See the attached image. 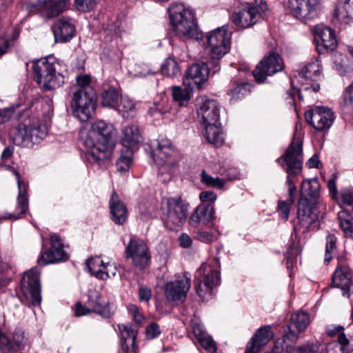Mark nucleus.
<instances>
[{
    "label": "nucleus",
    "mask_w": 353,
    "mask_h": 353,
    "mask_svg": "<svg viewBox=\"0 0 353 353\" xmlns=\"http://www.w3.org/2000/svg\"><path fill=\"white\" fill-rule=\"evenodd\" d=\"M114 127L102 120L92 123L82 141L87 149L85 157L91 164L102 166L112 155Z\"/></svg>",
    "instance_id": "obj_1"
},
{
    "label": "nucleus",
    "mask_w": 353,
    "mask_h": 353,
    "mask_svg": "<svg viewBox=\"0 0 353 353\" xmlns=\"http://www.w3.org/2000/svg\"><path fill=\"white\" fill-rule=\"evenodd\" d=\"M320 183L317 179H304L301 184L297 218L300 227L316 230L320 225Z\"/></svg>",
    "instance_id": "obj_2"
},
{
    "label": "nucleus",
    "mask_w": 353,
    "mask_h": 353,
    "mask_svg": "<svg viewBox=\"0 0 353 353\" xmlns=\"http://www.w3.org/2000/svg\"><path fill=\"white\" fill-rule=\"evenodd\" d=\"M61 67L59 61L53 57L37 60L33 63L34 79L46 90L59 88L65 83Z\"/></svg>",
    "instance_id": "obj_3"
},
{
    "label": "nucleus",
    "mask_w": 353,
    "mask_h": 353,
    "mask_svg": "<svg viewBox=\"0 0 353 353\" xmlns=\"http://www.w3.org/2000/svg\"><path fill=\"white\" fill-rule=\"evenodd\" d=\"M168 12L173 30L178 37L196 40L202 37L192 10L185 8L182 4H172L168 8Z\"/></svg>",
    "instance_id": "obj_4"
},
{
    "label": "nucleus",
    "mask_w": 353,
    "mask_h": 353,
    "mask_svg": "<svg viewBox=\"0 0 353 353\" xmlns=\"http://www.w3.org/2000/svg\"><path fill=\"white\" fill-rule=\"evenodd\" d=\"M231 32L225 26L218 28L206 36L205 50L209 55L208 63L212 67V73L220 70L219 61L230 49Z\"/></svg>",
    "instance_id": "obj_5"
},
{
    "label": "nucleus",
    "mask_w": 353,
    "mask_h": 353,
    "mask_svg": "<svg viewBox=\"0 0 353 353\" xmlns=\"http://www.w3.org/2000/svg\"><path fill=\"white\" fill-rule=\"evenodd\" d=\"M69 94L71 99L70 106L73 115L81 122L91 119L94 114L97 102V94L94 88H70Z\"/></svg>",
    "instance_id": "obj_6"
},
{
    "label": "nucleus",
    "mask_w": 353,
    "mask_h": 353,
    "mask_svg": "<svg viewBox=\"0 0 353 353\" xmlns=\"http://www.w3.org/2000/svg\"><path fill=\"white\" fill-rule=\"evenodd\" d=\"M283 159L284 164L282 167L285 170L287 183H296V176L302 170L303 165V143L301 139L294 137L285 153L278 158L276 161Z\"/></svg>",
    "instance_id": "obj_7"
},
{
    "label": "nucleus",
    "mask_w": 353,
    "mask_h": 353,
    "mask_svg": "<svg viewBox=\"0 0 353 353\" xmlns=\"http://www.w3.org/2000/svg\"><path fill=\"white\" fill-rule=\"evenodd\" d=\"M188 206L181 197L168 198L162 216L165 226L170 230H179L187 220Z\"/></svg>",
    "instance_id": "obj_8"
},
{
    "label": "nucleus",
    "mask_w": 353,
    "mask_h": 353,
    "mask_svg": "<svg viewBox=\"0 0 353 353\" xmlns=\"http://www.w3.org/2000/svg\"><path fill=\"white\" fill-rule=\"evenodd\" d=\"M152 155L154 162L159 167V173H168L169 179L177 168L176 161L172 158L174 152L173 145L170 140L161 138L154 143Z\"/></svg>",
    "instance_id": "obj_9"
},
{
    "label": "nucleus",
    "mask_w": 353,
    "mask_h": 353,
    "mask_svg": "<svg viewBox=\"0 0 353 353\" xmlns=\"http://www.w3.org/2000/svg\"><path fill=\"white\" fill-rule=\"evenodd\" d=\"M40 273V270L34 267L25 272L21 280L23 297L28 304L33 306L40 305L41 301Z\"/></svg>",
    "instance_id": "obj_10"
},
{
    "label": "nucleus",
    "mask_w": 353,
    "mask_h": 353,
    "mask_svg": "<svg viewBox=\"0 0 353 353\" xmlns=\"http://www.w3.org/2000/svg\"><path fill=\"white\" fill-rule=\"evenodd\" d=\"M321 4V0H288L287 10L293 17L305 23L319 15Z\"/></svg>",
    "instance_id": "obj_11"
},
{
    "label": "nucleus",
    "mask_w": 353,
    "mask_h": 353,
    "mask_svg": "<svg viewBox=\"0 0 353 353\" xmlns=\"http://www.w3.org/2000/svg\"><path fill=\"white\" fill-rule=\"evenodd\" d=\"M219 272L217 270L209 265L203 264L195 276L194 288L196 294L201 298L211 294L213 287L219 284Z\"/></svg>",
    "instance_id": "obj_12"
},
{
    "label": "nucleus",
    "mask_w": 353,
    "mask_h": 353,
    "mask_svg": "<svg viewBox=\"0 0 353 353\" xmlns=\"http://www.w3.org/2000/svg\"><path fill=\"white\" fill-rule=\"evenodd\" d=\"M284 68V63L279 54L270 51L257 64L253 70V76L258 83H263L268 76H271L281 71Z\"/></svg>",
    "instance_id": "obj_13"
},
{
    "label": "nucleus",
    "mask_w": 353,
    "mask_h": 353,
    "mask_svg": "<svg viewBox=\"0 0 353 353\" xmlns=\"http://www.w3.org/2000/svg\"><path fill=\"white\" fill-rule=\"evenodd\" d=\"M50 248L41 254L37 263L41 265L64 262L69 259L68 254L63 250V239L57 234L50 236Z\"/></svg>",
    "instance_id": "obj_14"
},
{
    "label": "nucleus",
    "mask_w": 353,
    "mask_h": 353,
    "mask_svg": "<svg viewBox=\"0 0 353 353\" xmlns=\"http://www.w3.org/2000/svg\"><path fill=\"white\" fill-rule=\"evenodd\" d=\"M321 75V65L319 61L315 60L308 63L298 71L296 77L302 84V90L317 92L320 90L319 83L316 81Z\"/></svg>",
    "instance_id": "obj_15"
},
{
    "label": "nucleus",
    "mask_w": 353,
    "mask_h": 353,
    "mask_svg": "<svg viewBox=\"0 0 353 353\" xmlns=\"http://www.w3.org/2000/svg\"><path fill=\"white\" fill-rule=\"evenodd\" d=\"M305 118L310 125L316 130L323 131L328 130L335 119L334 112L327 108L316 106L305 112Z\"/></svg>",
    "instance_id": "obj_16"
},
{
    "label": "nucleus",
    "mask_w": 353,
    "mask_h": 353,
    "mask_svg": "<svg viewBox=\"0 0 353 353\" xmlns=\"http://www.w3.org/2000/svg\"><path fill=\"white\" fill-rule=\"evenodd\" d=\"M126 257L132 260L134 265L144 270L150 263V254L147 245L141 239H130L125 250Z\"/></svg>",
    "instance_id": "obj_17"
},
{
    "label": "nucleus",
    "mask_w": 353,
    "mask_h": 353,
    "mask_svg": "<svg viewBox=\"0 0 353 353\" xmlns=\"http://www.w3.org/2000/svg\"><path fill=\"white\" fill-rule=\"evenodd\" d=\"M196 106L198 117L203 125L219 124V104L216 100L200 97Z\"/></svg>",
    "instance_id": "obj_18"
},
{
    "label": "nucleus",
    "mask_w": 353,
    "mask_h": 353,
    "mask_svg": "<svg viewBox=\"0 0 353 353\" xmlns=\"http://www.w3.org/2000/svg\"><path fill=\"white\" fill-rule=\"evenodd\" d=\"M191 286V279L185 272L181 278L165 285V296L168 301L185 300Z\"/></svg>",
    "instance_id": "obj_19"
},
{
    "label": "nucleus",
    "mask_w": 353,
    "mask_h": 353,
    "mask_svg": "<svg viewBox=\"0 0 353 353\" xmlns=\"http://www.w3.org/2000/svg\"><path fill=\"white\" fill-rule=\"evenodd\" d=\"M26 341L24 332L20 328H16L8 334L0 331V352L15 353L24 348Z\"/></svg>",
    "instance_id": "obj_20"
},
{
    "label": "nucleus",
    "mask_w": 353,
    "mask_h": 353,
    "mask_svg": "<svg viewBox=\"0 0 353 353\" xmlns=\"http://www.w3.org/2000/svg\"><path fill=\"white\" fill-rule=\"evenodd\" d=\"M310 323L308 312L300 310L292 314L287 324L288 332H285V337L289 341L295 343L299 337V334L304 332Z\"/></svg>",
    "instance_id": "obj_21"
},
{
    "label": "nucleus",
    "mask_w": 353,
    "mask_h": 353,
    "mask_svg": "<svg viewBox=\"0 0 353 353\" xmlns=\"http://www.w3.org/2000/svg\"><path fill=\"white\" fill-rule=\"evenodd\" d=\"M210 74L209 66L206 63L199 62L190 65L183 80L185 85L201 89L202 84L207 81Z\"/></svg>",
    "instance_id": "obj_22"
},
{
    "label": "nucleus",
    "mask_w": 353,
    "mask_h": 353,
    "mask_svg": "<svg viewBox=\"0 0 353 353\" xmlns=\"http://www.w3.org/2000/svg\"><path fill=\"white\" fill-rule=\"evenodd\" d=\"M261 19V13L257 6L246 3L238 12L231 16L232 22L237 26L246 28L257 23Z\"/></svg>",
    "instance_id": "obj_23"
},
{
    "label": "nucleus",
    "mask_w": 353,
    "mask_h": 353,
    "mask_svg": "<svg viewBox=\"0 0 353 353\" xmlns=\"http://www.w3.org/2000/svg\"><path fill=\"white\" fill-rule=\"evenodd\" d=\"M17 180L19 194L17 196V205L16 211L19 212L8 213L3 216V219L6 220L15 221L23 217L28 209V185L24 181L21 179L19 172L14 170L13 171Z\"/></svg>",
    "instance_id": "obj_24"
},
{
    "label": "nucleus",
    "mask_w": 353,
    "mask_h": 353,
    "mask_svg": "<svg viewBox=\"0 0 353 353\" xmlns=\"http://www.w3.org/2000/svg\"><path fill=\"white\" fill-rule=\"evenodd\" d=\"M314 39L316 41V49L319 53L333 51L337 46L335 32L329 27H316Z\"/></svg>",
    "instance_id": "obj_25"
},
{
    "label": "nucleus",
    "mask_w": 353,
    "mask_h": 353,
    "mask_svg": "<svg viewBox=\"0 0 353 353\" xmlns=\"http://www.w3.org/2000/svg\"><path fill=\"white\" fill-rule=\"evenodd\" d=\"M215 219V209L212 203H202L199 205L190 215L189 225L197 228L200 226H206L211 224Z\"/></svg>",
    "instance_id": "obj_26"
},
{
    "label": "nucleus",
    "mask_w": 353,
    "mask_h": 353,
    "mask_svg": "<svg viewBox=\"0 0 353 353\" xmlns=\"http://www.w3.org/2000/svg\"><path fill=\"white\" fill-rule=\"evenodd\" d=\"M69 3V0H38L37 2H29L28 8H40L43 9L49 18L55 17L61 14Z\"/></svg>",
    "instance_id": "obj_27"
},
{
    "label": "nucleus",
    "mask_w": 353,
    "mask_h": 353,
    "mask_svg": "<svg viewBox=\"0 0 353 353\" xmlns=\"http://www.w3.org/2000/svg\"><path fill=\"white\" fill-rule=\"evenodd\" d=\"M52 29L56 42H67L74 36L75 28L70 18L60 19Z\"/></svg>",
    "instance_id": "obj_28"
},
{
    "label": "nucleus",
    "mask_w": 353,
    "mask_h": 353,
    "mask_svg": "<svg viewBox=\"0 0 353 353\" xmlns=\"http://www.w3.org/2000/svg\"><path fill=\"white\" fill-rule=\"evenodd\" d=\"M332 287L340 288L343 296L349 298L351 295V273L347 268L338 267L332 276Z\"/></svg>",
    "instance_id": "obj_29"
},
{
    "label": "nucleus",
    "mask_w": 353,
    "mask_h": 353,
    "mask_svg": "<svg viewBox=\"0 0 353 353\" xmlns=\"http://www.w3.org/2000/svg\"><path fill=\"white\" fill-rule=\"evenodd\" d=\"M272 337L271 327L265 325L259 328L248 343L245 353H259Z\"/></svg>",
    "instance_id": "obj_30"
},
{
    "label": "nucleus",
    "mask_w": 353,
    "mask_h": 353,
    "mask_svg": "<svg viewBox=\"0 0 353 353\" xmlns=\"http://www.w3.org/2000/svg\"><path fill=\"white\" fill-rule=\"evenodd\" d=\"M111 219L117 225L123 224L128 218V210L125 205L120 200L118 194L113 192L110 199Z\"/></svg>",
    "instance_id": "obj_31"
},
{
    "label": "nucleus",
    "mask_w": 353,
    "mask_h": 353,
    "mask_svg": "<svg viewBox=\"0 0 353 353\" xmlns=\"http://www.w3.org/2000/svg\"><path fill=\"white\" fill-rule=\"evenodd\" d=\"M142 137L137 125H129L123 130V137L121 142L124 149L133 151L137 148L138 144L141 141Z\"/></svg>",
    "instance_id": "obj_32"
},
{
    "label": "nucleus",
    "mask_w": 353,
    "mask_h": 353,
    "mask_svg": "<svg viewBox=\"0 0 353 353\" xmlns=\"http://www.w3.org/2000/svg\"><path fill=\"white\" fill-rule=\"evenodd\" d=\"M289 199L288 201H279L277 210L279 212L280 217L286 221L290 216L291 208L294 203L296 194V186L294 183H288Z\"/></svg>",
    "instance_id": "obj_33"
},
{
    "label": "nucleus",
    "mask_w": 353,
    "mask_h": 353,
    "mask_svg": "<svg viewBox=\"0 0 353 353\" xmlns=\"http://www.w3.org/2000/svg\"><path fill=\"white\" fill-rule=\"evenodd\" d=\"M87 304L91 312L98 314L103 318H109L111 315L107 302L98 294L89 296Z\"/></svg>",
    "instance_id": "obj_34"
},
{
    "label": "nucleus",
    "mask_w": 353,
    "mask_h": 353,
    "mask_svg": "<svg viewBox=\"0 0 353 353\" xmlns=\"http://www.w3.org/2000/svg\"><path fill=\"white\" fill-rule=\"evenodd\" d=\"M251 92V85L248 83L232 80L230 83L228 94L230 100L236 101L242 99Z\"/></svg>",
    "instance_id": "obj_35"
},
{
    "label": "nucleus",
    "mask_w": 353,
    "mask_h": 353,
    "mask_svg": "<svg viewBox=\"0 0 353 353\" xmlns=\"http://www.w3.org/2000/svg\"><path fill=\"white\" fill-rule=\"evenodd\" d=\"M192 332L200 345L208 352L216 353L217 347L212 338L202 330L199 325H194Z\"/></svg>",
    "instance_id": "obj_36"
},
{
    "label": "nucleus",
    "mask_w": 353,
    "mask_h": 353,
    "mask_svg": "<svg viewBox=\"0 0 353 353\" xmlns=\"http://www.w3.org/2000/svg\"><path fill=\"white\" fill-rule=\"evenodd\" d=\"M220 123H212L203 125L205 128L204 135L208 142L216 147L221 146L224 142L223 133L220 129Z\"/></svg>",
    "instance_id": "obj_37"
},
{
    "label": "nucleus",
    "mask_w": 353,
    "mask_h": 353,
    "mask_svg": "<svg viewBox=\"0 0 353 353\" xmlns=\"http://www.w3.org/2000/svg\"><path fill=\"white\" fill-rule=\"evenodd\" d=\"M121 97L119 90L112 85L104 87L101 92V105L103 107L114 108Z\"/></svg>",
    "instance_id": "obj_38"
},
{
    "label": "nucleus",
    "mask_w": 353,
    "mask_h": 353,
    "mask_svg": "<svg viewBox=\"0 0 353 353\" xmlns=\"http://www.w3.org/2000/svg\"><path fill=\"white\" fill-rule=\"evenodd\" d=\"M335 16L340 21L348 23L353 17V1L352 0H340L335 8Z\"/></svg>",
    "instance_id": "obj_39"
},
{
    "label": "nucleus",
    "mask_w": 353,
    "mask_h": 353,
    "mask_svg": "<svg viewBox=\"0 0 353 353\" xmlns=\"http://www.w3.org/2000/svg\"><path fill=\"white\" fill-rule=\"evenodd\" d=\"M340 228L347 237L353 239V215L347 210H341L338 213Z\"/></svg>",
    "instance_id": "obj_40"
},
{
    "label": "nucleus",
    "mask_w": 353,
    "mask_h": 353,
    "mask_svg": "<svg viewBox=\"0 0 353 353\" xmlns=\"http://www.w3.org/2000/svg\"><path fill=\"white\" fill-rule=\"evenodd\" d=\"M28 143L37 144L40 143L47 135V128L44 125L37 126L27 125Z\"/></svg>",
    "instance_id": "obj_41"
},
{
    "label": "nucleus",
    "mask_w": 353,
    "mask_h": 353,
    "mask_svg": "<svg viewBox=\"0 0 353 353\" xmlns=\"http://www.w3.org/2000/svg\"><path fill=\"white\" fill-rule=\"evenodd\" d=\"M10 134L15 145L28 146L26 124L19 123L11 130Z\"/></svg>",
    "instance_id": "obj_42"
},
{
    "label": "nucleus",
    "mask_w": 353,
    "mask_h": 353,
    "mask_svg": "<svg viewBox=\"0 0 353 353\" xmlns=\"http://www.w3.org/2000/svg\"><path fill=\"white\" fill-rule=\"evenodd\" d=\"M182 88L180 86H173L172 88V94L174 101L177 102L180 106L186 105L191 98V91L192 87Z\"/></svg>",
    "instance_id": "obj_43"
},
{
    "label": "nucleus",
    "mask_w": 353,
    "mask_h": 353,
    "mask_svg": "<svg viewBox=\"0 0 353 353\" xmlns=\"http://www.w3.org/2000/svg\"><path fill=\"white\" fill-rule=\"evenodd\" d=\"M133 151L129 149H123L121 151V154L118 158L116 166L120 172H126L132 165Z\"/></svg>",
    "instance_id": "obj_44"
},
{
    "label": "nucleus",
    "mask_w": 353,
    "mask_h": 353,
    "mask_svg": "<svg viewBox=\"0 0 353 353\" xmlns=\"http://www.w3.org/2000/svg\"><path fill=\"white\" fill-rule=\"evenodd\" d=\"M161 73L168 77H174L181 74V69L177 61L168 57L165 59L161 67Z\"/></svg>",
    "instance_id": "obj_45"
},
{
    "label": "nucleus",
    "mask_w": 353,
    "mask_h": 353,
    "mask_svg": "<svg viewBox=\"0 0 353 353\" xmlns=\"http://www.w3.org/2000/svg\"><path fill=\"white\" fill-rule=\"evenodd\" d=\"M114 109L117 110L124 117H131L135 112V105L128 97L121 96L119 101Z\"/></svg>",
    "instance_id": "obj_46"
},
{
    "label": "nucleus",
    "mask_w": 353,
    "mask_h": 353,
    "mask_svg": "<svg viewBox=\"0 0 353 353\" xmlns=\"http://www.w3.org/2000/svg\"><path fill=\"white\" fill-rule=\"evenodd\" d=\"M287 341L288 339L285 337V333L282 337L275 341L272 350L265 353H294L295 347L287 343Z\"/></svg>",
    "instance_id": "obj_47"
},
{
    "label": "nucleus",
    "mask_w": 353,
    "mask_h": 353,
    "mask_svg": "<svg viewBox=\"0 0 353 353\" xmlns=\"http://www.w3.org/2000/svg\"><path fill=\"white\" fill-rule=\"evenodd\" d=\"M201 182L207 187L222 189L225 185V181L219 177H212L205 170L201 173Z\"/></svg>",
    "instance_id": "obj_48"
},
{
    "label": "nucleus",
    "mask_w": 353,
    "mask_h": 353,
    "mask_svg": "<svg viewBox=\"0 0 353 353\" xmlns=\"http://www.w3.org/2000/svg\"><path fill=\"white\" fill-rule=\"evenodd\" d=\"M120 332L121 341H126L129 344H132L137 337V331L132 325H118Z\"/></svg>",
    "instance_id": "obj_49"
},
{
    "label": "nucleus",
    "mask_w": 353,
    "mask_h": 353,
    "mask_svg": "<svg viewBox=\"0 0 353 353\" xmlns=\"http://www.w3.org/2000/svg\"><path fill=\"white\" fill-rule=\"evenodd\" d=\"M106 263L100 256L90 257L86 261V265L90 272L98 279V273H101Z\"/></svg>",
    "instance_id": "obj_50"
},
{
    "label": "nucleus",
    "mask_w": 353,
    "mask_h": 353,
    "mask_svg": "<svg viewBox=\"0 0 353 353\" xmlns=\"http://www.w3.org/2000/svg\"><path fill=\"white\" fill-rule=\"evenodd\" d=\"M340 206H349L353 209V188H346L341 190L339 200Z\"/></svg>",
    "instance_id": "obj_51"
},
{
    "label": "nucleus",
    "mask_w": 353,
    "mask_h": 353,
    "mask_svg": "<svg viewBox=\"0 0 353 353\" xmlns=\"http://www.w3.org/2000/svg\"><path fill=\"white\" fill-rule=\"evenodd\" d=\"M336 238L334 235L329 234L326 237L325 255L324 261L328 263L332 259V252L336 249Z\"/></svg>",
    "instance_id": "obj_52"
},
{
    "label": "nucleus",
    "mask_w": 353,
    "mask_h": 353,
    "mask_svg": "<svg viewBox=\"0 0 353 353\" xmlns=\"http://www.w3.org/2000/svg\"><path fill=\"white\" fill-rule=\"evenodd\" d=\"M341 103L343 107L353 110V81L343 92Z\"/></svg>",
    "instance_id": "obj_53"
},
{
    "label": "nucleus",
    "mask_w": 353,
    "mask_h": 353,
    "mask_svg": "<svg viewBox=\"0 0 353 353\" xmlns=\"http://www.w3.org/2000/svg\"><path fill=\"white\" fill-rule=\"evenodd\" d=\"M98 0H74L76 8L81 12H88L94 9Z\"/></svg>",
    "instance_id": "obj_54"
},
{
    "label": "nucleus",
    "mask_w": 353,
    "mask_h": 353,
    "mask_svg": "<svg viewBox=\"0 0 353 353\" xmlns=\"http://www.w3.org/2000/svg\"><path fill=\"white\" fill-rule=\"evenodd\" d=\"M117 274V268L114 263L107 262L103 266V269L101 273H98V279L101 280H105L113 277Z\"/></svg>",
    "instance_id": "obj_55"
},
{
    "label": "nucleus",
    "mask_w": 353,
    "mask_h": 353,
    "mask_svg": "<svg viewBox=\"0 0 353 353\" xmlns=\"http://www.w3.org/2000/svg\"><path fill=\"white\" fill-rule=\"evenodd\" d=\"M90 77L88 75H80L77 76L76 79L77 83L72 85L70 88H76L84 90L87 88H92L90 85Z\"/></svg>",
    "instance_id": "obj_56"
},
{
    "label": "nucleus",
    "mask_w": 353,
    "mask_h": 353,
    "mask_svg": "<svg viewBox=\"0 0 353 353\" xmlns=\"http://www.w3.org/2000/svg\"><path fill=\"white\" fill-rule=\"evenodd\" d=\"M336 178H337V175L336 174H333L332 175V177L327 181V188H328L331 198L335 201L339 200L338 190H337L336 183Z\"/></svg>",
    "instance_id": "obj_57"
},
{
    "label": "nucleus",
    "mask_w": 353,
    "mask_h": 353,
    "mask_svg": "<svg viewBox=\"0 0 353 353\" xmlns=\"http://www.w3.org/2000/svg\"><path fill=\"white\" fill-rule=\"evenodd\" d=\"M161 334L159 325L156 323H151L145 329L146 337L149 339L157 338Z\"/></svg>",
    "instance_id": "obj_58"
},
{
    "label": "nucleus",
    "mask_w": 353,
    "mask_h": 353,
    "mask_svg": "<svg viewBox=\"0 0 353 353\" xmlns=\"http://www.w3.org/2000/svg\"><path fill=\"white\" fill-rule=\"evenodd\" d=\"M196 239L205 243H210L216 240L217 237L213 233L207 231H199L196 232Z\"/></svg>",
    "instance_id": "obj_59"
},
{
    "label": "nucleus",
    "mask_w": 353,
    "mask_h": 353,
    "mask_svg": "<svg viewBox=\"0 0 353 353\" xmlns=\"http://www.w3.org/2000/svg\"><path fill=\"white\" fill-rule=\"evenodd\" d=\"M128 311L137 323L141 324L142 323L144 317L137 305H130L128 306Z\"/></svg>",
    "instance_id": "obj_60"
},
{
    "label": "nucleus",
    "mask_w": 353,
    "mask_h": 353,
    "mask_svg": "<svg viewBox=\"0 0 353 353\" xmlns=\"http://www.w3.org/2000/svg\"><path fill=\"white\" fill-rule=\"evenodd\" d=\"M344 331V327L342 325H328L325 328V333L330 337L338 336L341 332Z\"/></svg>",
    "instance_id": "obj_61"
},
{
    "label": "nucleus",
    "mask_w": 353,
    "mask_h": 353,
    "mask_svg": "<svg viewBox=\"0 0 353 353\" xmlns=\"http://www.w3.org/2000/svg\"><path fill=\"white\" fill-rule=\"evenodd\" d=\"M199 198L205 203L206 202H214L217 198L216 194L213 191H203L200 193Z\"/></svg>",
    "instance_id": "obj_62"
},
{
    "label": "nucleus",
    "mask_w": 353,
    "mask_h": 353,
    "mask_svg": "<svg viewBox=\"0 0 353 353\" xmlns=\"http://www.w3.org/2000/svg\"><path fill=\"white\" fill-rule=\"evenodd\" d=\"M121 347L123 353H138L139 352L135 341L132 344H129L126 341H121Z\"/></svg>",
    "instance_id": "obj_63"
},
{
    "label": "nucleus",
    "mask_w": 353,
    "mask_h": 353,
    "mask_svg": "<svg viewBox=\"0 0 353 353\" xmlns=\"http://www.w3.org/2000/svg\"><path fill=\"white\" fill-rule=\"evenodd\" d=\"M316 350L312 344H304L303 345L295 347L294 353H315Z\"/></svg>",
    "instance_id": "obj_64"
}]
</instances>
